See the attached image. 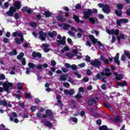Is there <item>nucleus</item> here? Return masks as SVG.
Returning <instances> with one entry per match:
<instances>
[{
	"instance_id": "1",
	"label": "nucleus",
	"mask_w": 130,
	"mask_h": 130,
	"mask_svg": "<svg viewBox=\"0 0 130 130\" xmlns=\"http://www.w3.org/2000/svg\"><path fill=\"white\" fill-rule=\"evenodd\" d=\"M83 18L88 19L90 18V16H91L92 14H98V10L94 8H93V9H87V11L83 10Z\"/></svg>"
},
{
	"instance_id": "2",
	"label": "nucleus",
	"mask_w": 130,
	"mask_h": 130,
	"mask_svg": "<svg viewBox=\"0 0 130 130\" xmlns=\"http://www.w3.org/2000/svg\"><path fill=\"white\" fill-rule=\"evenodd\" d=\"M13 83L6 81L4 83L2 81H0V86H3V89L5 92H9L13 89Z\"/></svg>"
},
{
	"instance_id": "3",
	"label": "nucleus",
	"mask_w": 130,
	"mask_h": 130,
	"mask_svg": "<svg viewBox=\"0 0 130 130\" xmlns=\"http://www.w3.org/2000/svg\"><path fill=\"white\" fill-rule=\"evenodd\" d=\"M99 100L98 97H94V98H91L88 99L87 101V104L89 106H93V105H97V101Z\"/></svg>"
},
{
	"instance_id": "4",
	"label": "nucleus",
	"mask_w": 130,
	"mask_h": 130,
	"mask_svg": "<svg viewBox=\"0 0 130 130\" xmlns=\"http://www.w3.org/2000/svg\"><path fill=\"white\" fill-rule=\"evenodd\" d=\"M126 57L128 59L130 60V52L129 51L124 52V53L121 55V60L122 61H125L126 60Z\"/></svg>"
},
{
	"instance_id": "5",
	"label": "nucleus",
	"mask_w": 130,
	"mask_h": 130,
	"mask_svg": "<svg viewBox=\"0 0 130 130\" xmlns=\"http://www.w3.org/2000/svg\"><path fill=\"white\" fill-rule=\"evenodd\" d=\"M90 64L93 67H95L98 69H100V66H101V61L97 59H94L93 61H92L90 62Z\"/></svg>"
},
{
	"instance_id": "6",
	"label": "nucleus",
	"mask_w": 130,
	"mask_h": 130,
	"mask_svg": "<svg viewBox=\"0 0 130 130\" xmlns=\"http://www.w3.org/2000/svg\"><path fill=\"white\" fill-rule=\"evenodd\" d=\"M16 12H17L16 8L11 7L9 9V11L7 12V15L9 17H13L14 16V13H16Z\"/></svg>"
},
{
	"instance_id": "7",
	"label": "nucleus",
	"mask_w": 130,
	"mask_h": 130,
	"mask_svg": "<svg viewBox=\"0 0 130 130\" xmlns=\"http://www.w3.org/2000/svg\"><path fill=\"white\" fill-rule=\"evenodd\" d=\"M39 38L41 39V40H42V41H45L46 40V37L47 36V33L44 32L42 30H41L39 32Z\"/></svg>"
},
{
	"instance_id": "8",
	"label": "nucleus",
	"mask_w": 130,
	"mask_h": 130,
	"mask_svg": "<svg viewBox=\"0 0 130 130\" xmlns=\"http://www.w3.org/2000/svg\"><path fill=\"white\" fill-rule=\"evenodd\" d=\"M105 73L104 72H102L101 73V76H106V77H110L111 75H112V73L110 72V69L109 68H107L105 69Z\"/></svg>"
},
{
	"instance_id": "9",
	"label": "nucleus",
	"mask_w": 130,
	"mask_h": 130,
	"mask_svg": "<svg viewBox=\"0 0 130 130\" xmlns=\"http://www.w3.org/2000/svg\"><path fill=\"white\" fill-rule=\"evenodd\" d=\"M121 23H124V24H126L127 23H128V19L122 18L120 19H117L116 20V24L117 26H119V27H121Z\"/></svg>"
},
{
	"instance_id": "10",
	"label": "nucleus",
	"mask_w": 130,
	"mask_h": 130,
	"mask_svg": "<svg viewBox=\"0 0 130 130\" xmlns=\"http://www.w3.org/2000/svg\"><path fill=\"white\" fill-rule=\"evenodd\" d=\"M102 11L105 14H107V15H109L110 14V7L109 5L107 4H105V6L103 8H102Z\"/></svg>"
},
{
	"instance_id": "11",
	"label": "nucleus",
	"mask_w": 130,
	"mask_h": 130,
	"mask_svg": "<svg viewBox=\"0 0 130 130\" xmlns=\"http://www.w3.org/2000/svg\"><path fill=\"white\" fill-rule=\"evenodd\" d=\"M64 66L67 69H71L73 71H77L78 70V67H77L76 64L71 65L69 63H66Z\"/></svg>"
},
{
	"instance_id": "12",
	"label": "nucleus",
	"mask_w": 130,
	"mask_h": 130,
	"mask_svg": "<svg viewBox=\"0 0 130 130\" xmlns=\"http://www.w3.org/2000/svg\"><path fill=\"white\" fill-rule=\"evenodd\" d=\"M89 20V21L90 23L91 24H96V23H99V21L98 20V18L96 17H90L88 19Z\"/></svg>"
},
{
	"instance_id": "13",
	"label": "nucleus",
	"mask_w": 130,
	"mask_h": 130,
	"mask_svg": "<svg viewBox=\"0 0 130 130\" xmlns=\"http://www.w3.org/2000/svg\"><path fill=\"white\" fill-rule=\"evenodd\" d=\"M32 56L34 58L38 57L39 58H42V54L39 52L34 51L32 54Z\"/></svg>"
},
{
	"instance_id": "14",
	"label": "nucleus",
	"mask_w": 130,
	"mask_h": 130,
	"mask_svg": "<svg viewBox=\"0 0 130 130\" xmlns=\"http://www.w3.org/2000/svg\"><path fill=\"white\" fill-rule=\"evenodd\" d=\"M66 36H63L62 38V40H57L56 41V42L59 45H66Z\"/></svg>"
},
{
	"instance_id": "15",
	"label": "nucleus",
	"mask_w": 130,
	"mask_h": 130,
	"mask_svg": "<svg viewBox=\"0 0 130 130\" xmlns=\"http://www.w3.org/2000/svg\"><path fill=\"white\" fill-rule=\"evenodd\" d=\"M46 114L48 116L49 119H51V118H53V112L51 110L47 109L45 112Z\"/></svg>"
},
{
	"instance_id": "16",
	"label": "nucleus",
	"mask_w": 130,
	"mask_h": 130,
	"mask_svg": "<svg viewBox=\"0 0 130 130\" xmlns=\"http://www.w3.org/2000/svg\"><path fill=\"white\" fill-rule=\"evenodd\" d=\"M64 94H66V95H70V96H72V95H74V93H75V90H74V89H70V90L64 89Z\"/></svg>"
},
{
	"instance_id": "17",
	"label": "nucleus",
	"mask_w": 130,
	"mask_h": 130,
	"mask_svg": "<svg viewBox=\"0 0 130 130\" xmlns=\"http://www.w3.org/2000/svg\"><path fill=\"white\" fill-rule=\"evenodd\" d=\"M14 6V7L15 8V9H16V11L17 10H20V9H21V7H22V6H21V2H20V1H15Z\"/></svg>"
},
{
	"instance_id": "18",
	"label": "nucleus",
	"mask_w": 130,
	"mask_h": 130,
	"mask_svg": "<svg viewBox=\"0 0 130 130\" xmlns=\"http://www.w3.org/2000/svg\"><path fill=\"white\" fill-rule=\"evenodd\" d=\"M42 68H44V69H46L47 68H48V64L45 63L43 64H39L37 66V69L38 70H42Z\"/></svg>"
},
{
	"instance_id": "19",
	"label": "nucleus",
	"mask_w": 130,
	"mask_h": 130,
	"mask_svg": "<svg viewBox=\"0 0 130 130\" xmlns=\"http://www.w3.org/2000/svg\"><path fill=\"white\" fill-rule=\"evenodd\" d=\"M119 54L118 53H116V56L114 57V61L115 63H117L118 66H120V62L119 60Z\"/></svg>"
},
{
	"instance_id": "20",
	"label": "nucleus",
	"mask_w": 130,
	"mask_h": 130,
	"mask_svg": "<svg viewBox=\"0 0 130 130\" xmlns=\"http://www.w3.org/2000/svg\"><path fill=\"white\" fill-rule=\"evenodd\" d=\"M56 18L58 21H59V22H63L67 21V19L63 18V16L61 15H57Z\"/></svg>"
},
{
	"instance_id": "21",
	"label": "nucleus",
	"mask_w": 130,
	"mask_h": 130,
	"mask_svg": "<svg viewBox=\"0 0 130 130\" xmlns=\"http://www.w3.org/2000/svg\"><path fill=\"white\" fill-rule=\"evenodd\" d=\"M43 123L44 125H45V126H47V127H52L53 125V124H52V123L46 120L44 121Z\"/></svg>"
},
{
	"instance_id": "22",
	"label": "nucleus",
	"mask_w": 130,
	"mask_h": 130,
	"mask_svg": "<svg viewBox=\"0 0 130 130\" xmlns=\"http://www.w3.org/2000/svg\"><path fill=\"white\" fill-rule=\"evenodd\" d=\"M48 35L50 38H53V37H55V36H57V32L56 31L53 30L51 32H49Z\"/></svg>"
},
{
	"instance_id": "23",
	"label": "nucleus",
	"mask_w": 130,
	"mask_h": 130,
	"mask_svg": "<svg viewBox=\"0 0 130 130\" xmlns=\"http://www.w3.org/2000/svg\"><path fill=\"white\" fill-rule=\"evenodd\" d=\"M120 39L125 40V37H124V35L121 34L119 35V36L117 37V40L119 44H120Z\"/></svg>"
},
{
	"instance_id": "24",
	"label": "nucleus",
	"mask_w": 130,
	"mask_h": 130,
	"mask_svg": "<svg viewBox=\"0 0 130 130\" xmlns=\"http://www.w3.org/2000/svg\"><path fill=\"white\" fill-rule=\"evenodd\" d=\"M89 37L91 40V41L93 43V44H96L97 43V39H95L94 36L92 35H89Z\"/></svg>"
},
{
	"instance_id": "25",
	"label": "nucleus",
	"mask_w": 130,
	"mask_h": 130,
	"mask_svg": "<svg viewBox=\"0 0 130 130\" xmlns=\"http://www.w3.org/2000/svg\"><path fill=\"white\" fill-rule=\"evenodd\" d=\"M44 15L46 18H50L52 15V13L49 11H45Z\"/></svg>"
},
{
	"instance_id": "26",
	"label": "nucleus",
	"mask_w": 130,
	"mask_h": 130,
	"mask_svg": "<svg viewBox=\"0 0 130 130\" xmlns=\"http://www.w3.org/2000/svg\"><path fill=\"white\" fill-rule=\"evenodd\" d=\"M69 77V74H63L60 76L59 80L60 81H67V77Z\"/></svg>"
},
{
	"instance_id": "27",
	"label": "nucleus",
	"mask_w": 130,
	"mask_h": 130,
	"mask_svg": "<svg viewBox=\"0 0 130 130\" xmlns=\"http://www.w3.org/2000/svg\"><path fill=\"white\" fill-rule=\"evenodd\" d=\"M117 86H119L120 87H127V83L126 81L119 82L117 84Z\"/></svg>"
},
{
	"instance_id": "28",
	"label": "nucleus",
	"mask_w": 130,
	"mask_h": 130,
	"mask_svg": "<svg viewBox=\"0 0 130 130\" xmlns=\"http://www.w3.org/2000/svg\"><path fill=\"white\" fill-rule=\"evenodd\" d=\"M17 54H18V52L16 49L13 50L12 51H11L9 53V55L11 56L13 55H17Z\"/></svg>"
},
{
	"instance_id": "29",
	"label": "nucleus",
	"mask_w": 130,
	"mask_h": 130,
	"mask_svg": "<svg viewBox=\"0 0 130 130\" xmlns=\"http://www.w3.org/2000/svg\"><path fill=\"white\" fill-rule=\"evenodd\" d=\"M116 81H120L123 79V75L122 74H118V76H115Z\"/></svg>"
},
{
	"instance_id": "30",
	"label": "nucleus",
	"mask_w": 130,
	"mask_h": 130,
	"mask_svg": "<svg viewBox=\"0 0 130 130\" xmlns=\"http://www.w3.org/2000/svg\"><path fill=\"white\" fill-rule=\"evenodd\" d=\"M115 14L116 15L117 17H121L122 16V11L121 10L119 11L115 10Z\"/></svg>"
},
{
	"instance_id": "31",
	"label": "nucleus",
	"mask_w": 130,
	"mask_h": 130,
	"mask_svg": "<svg viewBox=\"0 0 130 130\" xmlns=\"http://www.w3.org/2000/svg\"><path fill=\"white\" fill-rule=\"evenodd\" d=\"M3 105V106H7L8 105V102L6 100H0V106Z\"/></svg>"
},
{
	"instance_id": "32",
	"label": "nucleus",
	"mask_w": 130,
	"mask_h": 130,
	"mask_svg": "<svg viewBox=\"0 0 130 130\" xmlns=\"http://www.w3.org/2000/svg\"><path fill=\"white\" fill-rule=\"evenodd\" d=\"M22 34V32L18 31H15L13 32L12 35L13 37H17V36H21V35Z\"/></svg>"
},
{
	"instance_id": "33",
	"label": "nucleus",
	"mask_w": 130,
	"mask_h": 130,
	"mask_svg": "<svg viewBox=\"0 0 130 130\" xmlns=\"http://www.w3.org/2000/svg\"><path fill=\"white\" fill-rule=\"evenodd\" d=\"M73 18L74 20L76 22H77V23L80 22V18H79V16H78L76 15H74Z\"/></svg>"
},
{
	"instance_id": "34",
	"label": "nucleus",
	"mask_w": 130,
	"mask_h": 130,
	"mask_svg": "<svg viewBox=\"0 0 130 130\" xmlns=\"http://www.w3.org/2000/svg\"><path fill=\"white\" fill-rule=\"evenodd\" d=\"M123 7H124L123 4H118L117 5V8L118 10H119V11L122 10V9H123Z\"/></svg>"
},
{
	"instance_id": "35",
	"label": "nucleus",
	"mask_w": 130,
	"mask_h": 130,
	"mask_svg": "<svg viewBox=\"0 0 130 130\" xmlns=\"http://www.w3.org/2000/svg\"><path fill=\"white\" fill-rule=\"evenodd\" d=\"M28 66L29 69H34V68H36V65L31 62H29L28 63Z\"/></svg>"
},
{
	"instance_id": "36",
	"label": "nucleus",
	"mask_w": 130,
	"mask_h": 130,
	"mask_svg": "<svg viewBox=\"0 0 130 130\" xmlns=\"http://www.w3.org/2000/svg\"><path fill=\"white\" fill-rule=\"evenodd\" d=\"M66 56L70 58L74 57V56H75V54H73L70 52H68L66 54Z\"/></svg>"
},
{
	"instance_id": "37",
	"label": "nucleus",
	"mask_w": 130,
	"mask_h": 130,
	"mask_svg": "<svg viewBox=\"0 0 130 130\" xmlns=\"http://www.w3.org/2000/svg\"><path fill=\"white\" fill-rule=\"evenodd\" d=\"M119 35V30L118 29H116L114 30L113 29V35Z\"/></svg>"
},
{
	"instance_id": "38",
	"label": "nucleus",
	"mask_w": 130,
	"mask_h": 130,
	"mask_svg": "<svg viewBox=\"0 0 130 130\" xmlns=\"http://www.w3.org/2000/svg\"><path fill=\"white\" fill-rule=\"evenodd\" d=\"M99 130H107V126L106 125H103L100 127Z\"/></svg>"
},
{
	"instance_id": "39",
	"label": "nucleus",
	"mask_w": 130,
	"mask_h": 130,
	"mask_svg": "<svg viewBox=\"0 0 130 130\" xmlns=\"http://www.w3.org/2000/svg\"><path fill=\"white\" fill-rule=\"evenodd\" d=\"M16 44H18V45H20L21 44V41L20 39L18 38H15L14 39Z\"/></svg>"
},
{
	"instance_id": "40",
	"label": "nucleus",
	"mask_w": 130,
	"mask_h": 130,
	"mask_svg": "<svg viewBox=\"0 0 130 130\" xmlns=\"http://www.w3.org/2000/svg\"><path fill=\"white\" fill-rule=\"evenodd\" d=\"M17 85V88H18L19 90H23V85H22V83L19 82L18 83Z\"/></svg>"
},
{
	"instance_id": "41",
	"label": "nucleus",
	"mask_w": 130,
	"mask_h": 130,
	"mask_svg": "<svg viewBox=\"0 0 130 130\" xmlns=\"http://www.w3.org/2000/svg\"><path fill=\"white\" fill-rule=\"evenodd\" d=\"M104 105L106 108H108V109H110V108H111V106L108 104V103H104Z\"/></svg>"
},
{
	"instance_id": "42",
	"label": "nucleus",
	"mask_w": 130,
	"mask_h": 130,
	"mask_svg": "<svg viewBox=\"0 0 130 130\" xmlns=\"http://www.w3.org/2000/svg\"><path fill=\"white\" fill-rule=\"evenodd\" d=\"M29 25L30 26V27H37V24H36V22H31L29 23Z\"/></svg>"
},
{
	"instance_id": "43",
	"label": "nucleus",
	"mask_w": 130,
	"mask_h": 130,
	"mask_svg": "<svg viewBox=\"0 0 130 130\" xmlns=\"http://www.w3.org/2000/svg\"><path fill=\"white\" fill-rule=\"evenodd\" d=\"M85 59L87 62H91V57L89 55H86Z\"/></svg>"
},
{
	"instance_id": "44",
	"label": "nucleus",
	"mask_w": 130,
	"mask_h": 130,
	"mask_svg": "<svg viewBox=\"0 0 130 130\" xmlns=\"http://www.w3.org/2000/svg\"><path fill=\"white\" fill-rule=\"evenodd\" d=\"M24 95H25V98L26 99H31V98H32V97L31 96V95H30V94H29V93L28 92H26L25 93H24Z\"/></svg>"
},
{
	"instance_id": "45",
	"label": "nucleus",
	"mask_w": 130,
	"mask_h": 130,
	"mask_svg": "<svg viewBox=\"0 0 130 130\" xmlns=\"http://www.w3.org/2000/svg\"><path fill=\"white\" fill-rule=\"evenodd\" d=\"M71 120L72 121H73V122H75V123H77V122H78V118H77L76 117H72Z\"/></svg>"
},
{
	"instance_id": "46",
	"label": "nucleus",
	"mask_w": 130,
	"mask_h": 130,
	"mask_svg": "<svg viewBox=\"0 0 130 130\" xmlns=\"http://www.w3.org/2000/svg\"><path fill=\"white\" fill-rule=\"evenodd\" d=\"M73 74L75 75V76H77L78 79H81L82 78V75L79 74L78 72H73Z\"/></svg>"
},
{
	"instance_id": "47",
	"label": "nucleus",
	"mask_w": 130,
	"mask_h": 130,
	"mask_svg": "<svg viewBox=\"0 0 130 130\" xmlns=\"http://www.w3.org/2000/svg\"><path fill=\"white\" fill-rule=\"evenodd\" d=\"M21 11L23 13H26V12H27L28 11V7H23Z\"/></svg>"
},
{
	"instance_id": "48",
	"label": "nucleus",
	"mask_w": 130,
	"mask_h": 130,
	"mask_svg": "<svg viewBox=\"0 0 130 130\" xmlns=\"http://www.w3.org/2000/svg\"><path fill=\"white\" fill-rule=\"evenodd\" d=\"M30 110L32 112H35L36 111V106H32L30 108Z\"/></svg>"
},
{
	"instance_id": "49",
	"label": "nucleus",
	"mask_w": 130,
	"mask_h": 130,
	"mask_svg": "<svg viewBox=\"0 0 130 130\" xmlns=\"http://www.w3.org/2000/svg\"><path fill=\"white\" fill-rule=\"evenodd\" d=\"M14 17L16 20H19V19H20V16H19V14L18 13H16L14 14Z\"/></svg>"
},
{
	"instance_id": "50",
	"label": "nucleus",
	"mask_w": 130,
	"mask_h": 130,
	"mask_svg": "<svg viewBox=\"0 0 130 130\" xmlns=\"http://www.w3.org/2000/svg\"><path fill=\"white\" fill-rule=\"evenodd\" d=\"M83 96L81 95L80 94H77L75 95L76 99H81V98H82Z\"/></svg>"
},
{
	"instance_id": "51",
	"label": "nucleus",
	"mask_w": 130,
	"mask_h": 130,
	"mask_svg": "<svg viewBox=\"0 0 130 130\" xmlns=\"http://www.w3.org/2000/svg\"><path fill=\"white\" fill-rule=\"evenodd\" d=\"M75 8L77 10H80V9L82 8V6L79 4H77L75 5Z\"/></svg>"
},
{
	"instance_id": "52",
	"label": "nucleus",
	"mask_w": 130,
	"mask_h": 130,
	"mask_svg": "<svg viewBox=\"0 0 130 130\" xmlns=\"http://www.w3.org/2000/svg\"><path fill=\"white\" fill-rule=\"evenodd\" d=\"M9 41H10V40L7 38H3V42L4 43H9Z\"/></svg>"
},
{
	"instance_id": "53",
	"label": "nucleus",
	"mask_w": 130,
	"mask_h": 130,
	"mask_svg": "<svg viewBox=\"0 0 130 130\" xmlns=\"http://www.w3.org/2000/svg\"><path fill=\"white\" fill-rule=\"evenodd\" d=\"M61 70L63 73H68V72H69V69L67 68H61Z\"/></svg>"
},
{
	"instance_id": "54",
	"label": "nucleus",
	"mask_w": 130,
	"mask_h": 130,
	"mask_svg": "<svg viewBox=\"0 0 130 130\" xmlns=\"http://www.w3.org/2000/svg\"><path fill=\"white\" fill-rule=\"evenodd\" d=\"M120 119V116H119V115L116 116V117L115 119V122H118V121H119Z\"/></svg>"
},
{
	"instance_id": "55",
	"label": "nucleus",
	"mask_w": 130,
	"mask_h": 130,
	"mask_svg": "<svg viewBox=\"0 0 130 130\" xmlns=\"http://www.w3.org/2000/svg\"><path fill=\"white\" fill-rule=\"evenodd\" d=\"M101 123H102V121L99 119L96 120V124H98V125H101Z\"/></svg>"
},
{
	"instance_id": "56",
	"label": "nucleus",
	"mask_w": 130,
	"mask_h": 130,
	"mask_svg": "<svg viewBox=\"0 0 130 130\" xmlns=\"http://www.w3.org/2000/svg\"><path fill=\"white\" fill-rule=\"evenodd\" d=\"M51 64L53 67H55V66H56V62L55 61V60H53L51 61Z\"/></svg>"
},
{
	"instance_id": "57",
	"label": "nucleus",
	"mask_w": 130,
	"mask_h": 130,
	"mask_svg": "<svg viewBox=\"0 0 130 130\" xmlns=\"http://www.w3.org/2000/svg\"><path fill=\"white\" fill-rule=\"evenodd\" d=\"M6 76L4 74H0V80H5Z\"/></svg>"
},
{
	"instance_id": "58",
	"label": "nucleus",
	"mask_w": 130,
	"mask_h": 130,
	"mask_svg": "<svg viewBox=\"0 0 130 130\" xmlns=\"http://www.w3.org/2000/svg\"><path fill=\"white\" fill-rule=\"evenodd\" d=\"M19 37H20V39H19L20 42H24V37L23 36L22 34H21V36H20Z\"/></svg>"
},
{
	"instance_id": "59",
	"label": "nucleus",
	"mask_w": 130,
	"mask_h": 130,
	"mask_svg": "<svg viewBox=\"0 0 130 130\" xmlns=\"http://www.w3.org/2000/svg\"><path fill=\"white\" fill-rule=\"evenodd\" d=\"M63 86L65 87L66 88H69L70 87V83L68 82H66L63 84Z\"/></svg>"
},
{
	"instance_id": "60",
	"label": "nucleus",
	"mask_w": 130,
	"mask_h": 130,
	"mask_svg": "<svg viewBox=\"0 0 130 130\" xmlns=\"http://www.w3.org/2000/svg\"><path fill=\"white\" fill-rule=\"evenodd\" d=\"M22 63L23 66H26V59L25 58H22Z\"/></svg>"
},
{
	"instance_id": "61",
	"label": "nucleus",
	"mask_w": 130,
	"mask_h": 130,
	"mask_svg": "<svg viewBox=\"0 0 130 130\" xmlns=\"http://www.w3.org/2000/svg\"><path fill=\"white\" fill-rule=\"evenodd\" d=\"M98 7H99V8H104V7H105V5H104V4L103 3H100L99 4H98Z\"/></svg>"
},
{
	"instance_id": "62",
	"label": "nucleus",
	"mask_w": 130,
	"mask_h": 130,
	"mask_svg": "<svg viewBox=\"0 0 130 130\" xmlns=\"http://www.w3.org/2000/svg\"><path fill=\"white\" fill-rule=\"evenodd\" d=\"M106 87L107 86L106 84H103L101 86V88L103 90H106Z\"/></svg>"
},
{
	"instance_id": "63",
	"label": "nucleus",
	"mask_w": 130,
	"mask_h": 130,
	"mask_svg": "<svg viewBox=\"0 0 130 130\" xmlns=\"http://www.w3.org/2000/svg\"><path fill=\"white\" fill-rule=\"evenodd\" d=\"M82 34H83V32H78L77 34V37L78 38H82Z\"/></svg>"
},
{
	"instance_id": "64",
	"label": "nucleus",
	"mask_w": 130,
	"mask_h": 130,
	"mask_svg": "<svg viewBox=\"0 0 130 130\" xmlns=\"http://www.w3.org/2000/svg\"><path fill=\"white\" fill-rule=\"evenodd\" d=\"M126 14L127 16H130V8L128 9L126 11Z\"/></svg>"
}]
</instances>
